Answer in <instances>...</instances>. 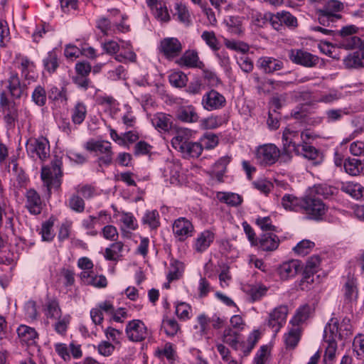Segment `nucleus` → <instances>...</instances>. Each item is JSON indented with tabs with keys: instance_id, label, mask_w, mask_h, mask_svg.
<instances>
[{
	"instance_id": "1",
	"label": "nucleus",
	"mask_w": 364,
	"mask_h": 364,
	"mask_svg": "<svg viewBox=\"0 0 364 364\" xmlns=\"http://www.w3.org/2000/svg\"><path fill=\"white\" fill-rule=\"evenodd\" d=\"M191 136V132L189 129H180L171 139V144L185 158H198L201 155L203 147L200 142L190 141Z\"/></svg>"
},
{
	"instance_id": "2",
	"label": "nucleus",
	"mask_w": 364,
	"mask_h": 364,
	"mask_svg": "<svg viewBox=\"0 0 364 364\" xmlns=\"http://www.w3.org/2000/svg\"><path fill=\"white\" fill-rule=\"evenodd\" d=\"M344 9L343 4L338 0H327L323 8L317 9L316 14L320 24L328 26L331 23H334L341 18L338 13Z\"/></svg>"
},
{
	"instance_id": "3",
	"label": "nucleus",
	"mask_w": 364,
	"mask_h": 364,
	"mask_svg": "<svg viewBox=\"0 0 364 364\" xmlns=\"http://www.w3.org/2000/svg\"><path fill=\"white\" fill-rule=\"evenodd\" d=\"M302 211L306 215L307 218L314 220H321L325 216L328 207L318 197L307 192L304 196Z\"/></svg>"
},
{
	"instance_id": "4",
	"label": "nucleus",
	"mask_w": 364,
	"mask_h": 364,
	"mask_svg": "<svg viewBox=\"0 0 364 364\" xmlns=\"http://www.w3.org/2000/svg\"><path fill=\"white\" fill-rule=\"evenodd\" d=\"M255 157L258 164L269 166L274 164L279 159L282 162V151L274 144H264L256 148Z\"/></svg>"
},
{
	"instance_id": "5",
	"label": "nucleus",
	"mask_w": 364,
	"mask_h": 364,
	"mask_svg": "<svg viewBox=\"0 0 364 364\" xmlns=\"http://www.w3.org/2000/svg\"><path fill=\"white\" fill-rule=\"evenodd\" d=\"M61 165V161L56 159L51 162L50 166L42 167L41 179L48 191H50L53 188H58L60 186Z\"/></svg>"
},
{
	"instance_id": "6",
	"label": "nucleus",
	"mask_w": 364,
	"mask_h": 364,
	"mask_svg": "<svg viewBox=\"0 0 364 364\" xmlns=\"http://www.w3.org/2000/svg\"><path fill=\"white\" fill-rule=\"evenodd\" d=\"M26 151L34 160L45 161L50 156L49 141L43 136L31 138L26 143Z\"/></svg>"
},
{
	"instance_id": "7",
	"label": "nucleus",
	"mask_w": 364,
	"mask_h": 364,
	"mask_svg": "<svg viewBox=\"0 0 364 364\" xmlns=\"http://www.w3.org/2000/svg\"><path fill=\"white\" fill-rule=\"evenodd\" d=\"M85 147L90 151H95L102 156L98 159L100 166H109L112 163L113 152L111 143L107 141L90 140L86 142Z\"/></svg>"
},
{
	"instance_id": "8",
	"label": "nucleus",
	"mask_w": 364,
	"mask_h": 364,
	"mask_svg": "<svg viewBox=\"0 0 364 364\" xmlns=\"http://www.w3.org/2000/svg\"><path fill=\"white\" fill-rule=\"evenodd\" d=\"M299 136L296 131L292 130L287 127L282 134V160L284 163L288 162L291 159V152H299L300 145L296 144L294 139Z\"/></svg>"
},
{
	"instance_id": "9",
	"label": "nucleus",
	"mask_w": 364,
	"mask_h": 364,
	"mask_svg": "<svg viewBox=\"0 0 364 364\" xmlns=\"http://www.w3.org/2000/svg\"><path fill=\"white\" fill-rule=\"evenodd\" d=\"M288 313L289 309L287 305L278 306L269 312L267 320V325L275 333H277L285 324Z\"/></svg>"
},
{
	"instance_id": "10",
	"label": "nucleus",
	"mask_w": 364,
	"mask_h": 364,
	"mask_svg": "<svg viewBox=\"0 0 364 364\" xmlns=\"http://www.w3.org/2000/svg\"><path fill=\"white\" fill-rule=\"evenodd\" d=\"M125 332L129 340L133 342H141L149 336L146 326L142 321L138 319L128 322Z\"/></svg>"
},
{
	"instance_id": "11",
	"label": "nucleus",
	"mask_w": 364,
	"mask_h": 364,
	"mask_svg": "<svg viewBox=\"0 0 364 364\" xmlns=\"http://www.w3.org/2000/svg\"><path fill=\"white\" fill-rule=\"evenodd\" d=\"M201 105L207 111H214L223 108L226 105L225 97L215 90H210L202 97Z\"/></svg>"
},
{
	"instance_id": "12",
	"label": "nucleus",
	"mask_w": 364,
	"mask_h": 364,
	"mask_svg": "<svg viewBox=\"0 0 364 364\" xmlns=\"http://www.w3.org/2000/svg\"><path fill=\"white\" fill-rule=\"evenodd\" d=\"M290 60L297 65L312 68L318 63V56L301 49H292L289 52Z\"/></svg>"
},
{
	"instance_id": "13",
	"label": "nucleus",
	"mask_w": 364,
	"mask_h": 364,
	"mask_svg": "<svg viewBox=\"0 0 364 364\" xmlns=\"http://www.w3.org/2000/svg\"><path fill=\"white\" fill-rule=\"evenodd\" d=\"M172 228L174 236L180 241H184L186 238L191 237L194 231L192 223L183 217L176 219Z\"/></svg>"
},
{
	"instance_id": "14",
	"label": "nucleus",
	"mask_w": 364,
	"mask_h": 364,
	"mask_svg": "<svg viewBox=\"0 0 364 364\" xmlns=\"http://www.w3.org/2000/svg\"><path fill=\"white\" fill-rule=\"evenodd\" d=\"M160 50L166 58L172 59L180 55L182 45L176 38H166L161 41Z\"/></svg>"
},
{
	"instance_id": "15",
	"label": "nucleus",
	"mask_w": 364,
	"mask_h": 364,
	"mask_svg": "<svg viewBox=\"0 0 364 364\" xmlns=\"http://www.w3.org/2000/svg\"><path fill=\"white\" fill-rule=\"evenodd\" d=\"M257 65L260 70L267 74L281 70L284 68L282 61L267 56L259 58L257 62Z\"/></svg>"
},
{
	"instance_id": "16",
	"label": "nucleus",
	"mask_w": 364,
	"mask_h": 364,
	"mask_svg": "<svg viewBox=\"0 0 364 364\" xmlns=\"http://www.w3.org/2000/svg\"><path fill=\"white\" fill-rule=\"evenodd\" d=\"M1 83L6 84V88L14 98L18 99L23 93L25 85H21L18 74L16 73H11L9 78L6 81H2Z\"/></svg>"
},
{
	"instance_id": "17",
	"label": "nucleus",
	"mask_w": 364,
	"mask_h": 364,
	"mask_svg": "<svg viewBox=\"0 0 364 364\" xmlns=\"http://www.w3.org/2000/svg\"><path fill=\"white\" fill-rule=\"evenodd\" d=\"M176 62L181 67L190 68H202L204 66L203 62L199 60L198 53L191 50H186Z\"/></svg>"
},
{
	"instance_id": "18",
	"label": "nucleus",
	"mask_w": 364,
	"mask_h": 364,
	"mask_svg": "<svg viewBox=\"0 0 364 364\" xmlns=\"http://www.w3.org/2000/svg\"><path fill=\"white\" fill-rule=\"evenodd\" d=\"M26 207L29 213L38 215L42 210V201L39 194L33 189L27 191L26 194Z\"/></svg>"
},
{
	"instance_id": "19",
	"label": "nucleus",
	"mask_w": 364,
	"mask_h": 364,
	"mask_svg": "<svg viewBox=\"0 0 364 364\" xmlns=\"http://www.w3.org/2000/svg\"><path fill=\"white\" fill-rule=\"evenodd\" d=\"M341 190L356 200L364 199V187L353 181L341 183Z\"/></svg>"
},
{
	"instance_id": "20",
	"label": "nucleus",
	"mask_w": 364,
	"mask_h": 364,
	"mask_svg": "<svg viewBox=\"0 0 364 364\" xmlns=\"http://www.w3.org/2000/svg\"><path fill=\"white\" fill-rule=\"evenodd\" d=\"M176 117L180 121L186 123H195L199 119V115L196 109L193 105L179 107L177 110Z\"/></svg>"
},
{
	"instance_id": "21",
	"label": "nucleus",
	"mask_w": 364,
	"mask_h": 364,
	"mask_svg": "<svg viewBox=\"0 0 364 364\" xmlns=\"http://www.w3.org/2000/svg\"><path fill=\"white\" fill-rule=\"evenodd\" d=\"M300 269V263L298 260H291L282 264L278 272L282 279H288L295 277Z\"/></svg>"
},
{
	"instance_id": "22",
	"label": "nucleus",
	"mask_w": 364,
	"mask_h": 364,
	"mask_svg": "<svg viewBox=\"0 0 364 364\" xmlns=\"http://www.w3.org/2000/svg\"><path fill=\"white\" fill-rule=\"evenodd\" d=\"M301 151L298 154H301L308 160L311 161L314 165H318L323 161L322 154L314 146L304 143L300 145Z\"/></svg>"
},
{
	"instance_id": "23",
	"label": "nucleus",
	"mask_w": 364,
	"mask_h": 364,
	"mask_svg": "<svg viewBox=\"0 0 364 364\" xmlns=\"http://www.w3.org/2000/svg\"><path fill=\"white\" fill-rule=\"evenodd\" d=\"M215 239V235L210 230H204L200 232L196 240L195 250L198 252L206 250Z\"/></svg>"
},
{
	"instance_id": "24",
	"label": "nucleus",
	"mask_w": 364,
	"mask_h": 364,
	"mask_svg": "<svg viewBox=\"0 0 364 364\" xmlns=\"http://www.w3.org/2000/svg\"><path fill=\"white\" fill-rule=\"evenodd\" d=\"M304 197L297 198L292 194H285L282 198V205L287 210L298 212L302 210Z\"/></svg>"
},
{
	"instance_id": "25",
	"label": "nucleus",
	"mask_w": 364,
	"mask_h": 364,
	"mask_svg": "<svg viewBox=\"0 0 364 364\" xmlns=\"http://www.w3.org/2000/svg\"><path fill=\"white\" fill-rule=\"evenodd\" d=\"M345 171L350 176H358L364 171V161L355 158H348L343 164Z\"/></svg>"
},
{
	"instance_id": "26",
	"label": "nucleus",
	"mask_w": 364,
	"mask_h": 364,
	"mask_svg": "<svg viewBox=\"0 0 364 364\" xmlns=\"http://www.w3.org/2000/svg\"><path fill=\"white\" fill-rule=\"evenodd\" d=\"M17 333L21 341L28 345L33 343L38 337L35 328L26 325H21L17 329Z\"/></svg>"
},
{
	"instance_id": "27",
	"label": "nucleus",
	"mask_w": 364,
	"mask_h": 364,
	"mask_svg": "<svg viewBox=\"0 0 364 364\" xmlns=\"http://www.w3.org/2000/svg\"><path fill=\"white\" fill-rule=\"evenodd\" d=\"M48 99L63 105L68 104V96L65 87H52L48 92Z\"/></svg>"
},
{
	"instance_id": "28",
	"label": "nucleus",
	"mask_w": 364,
	"mask_h": 364,
	"mask_svg": "<svg viewBox=\"0 0 364 364\" xmlns=\"http://www.w3.org/2000/svg\"><path fill=\"white\" fill-rule=\"evenodd\" d=\"M343 63L348 68H363L364 53L359 50L350 53L344 58Z\"/></svg>"
},
{
	"instance_id": "29",
	"label": "nucleus",
	"mask_w": 364,
	"mask_h": 364,
	"mask_svg": "<svg viewBox=\"0 0 364 364\" xmlns=\"http://www.w3.org/2000/svg\"><path fill=\"white\" fill-rule=\"evenodd\" d=\"M278 237L273 233H264L259 241L260 248L264 251H273L279 246Z\"/></svg>"
},
{
	"instance_id": "30",
	"label": "nucleus",
	"mask_w": 364,
	"mask_h": 364,
	"mask_svg": "<svg viewBox=\"0 0 364 364\" xmlns=\"http://www.w3.org/2000/svg\"><path fill=\"white\" fill-rule=\"evenodd\" d=\"M301 338V330L297 326L292 328L284 335V341L287 349H294Z\"/></svg>"
},
{
	"instance_id": "31",
	"label": "nucleus",
	"mask_w": 364,
	"mask_h": 364,
	"mask_svg": "<svg viewBox=\"0 0 364 364\" xmlns=\"http://www.w3.org/2000/svg\"><path fill=\"white\" fill-rule=\"evenodd\" d=\"M338 189L332 186L322 183L314 185L312 188H309L308 192L312 193L315 196H323V198H328L336 194Z\"/></svg>"
},
{
	"instance_id": "32",
	"label": "nucleus",
	"mask_w": 364,
	"mask_h": 364,
	"mask_svg": "<svg viewBox=\"0 0 364 364\" xmlns=\"http://www.w3.org/2000/svg\"><path fill=\"white\" fill-rule=\"evenodd\" d=\"M87 115V107L83 102H77L71 109V120L74 124H81Z\"/></svg>"
},
{
	"instance_id": "33",
	"label": "nucleus",
	"mask_w": 364,
	"mask_h": 364,
	"mask_svg": "<svg viewBox=\"0 0 364 364\" xmlns=\"http://www.w3.org/2000/svg\"><path fill=\"white\" fill-rule=\"evenodd\" d=\"M312 312V309L309 304H304L299 306L290 321V323L294 326H299L300 323L306 321L310 316Z\"/></svg>"
},
{
	"instance_id": "34",
	"label": "nucleus",
	"mask_w": 364,
	"mask_h": 364,
	"mask_svg": "<svg viewBox=\"0 0 364 364\" xmlns=\"http://www.w3.org/2000/svg\"><path fill=\"white\" fill-rule=\"evenodd\" d=\"M320 263L321 258L318 255H314L307 260L305 267V276L303 278L302 282L310 283L313 282L310 274H314L317 271Z\"/></svg>"
},
{
	"instance_id": "35",
	"label": "nucleus",
	"mask_w": 364,
	"mask_h": 364,
	"mask_svg": "<svg viewBox=\"0 0 364 364\" xmlns=\"http://www.w3.org/2000/svg\"><path fill=\"white\" fill-rule=\"evenodd\" d=\"M161 330L168 337H173L180 331V326L175 318L166 317L162 320Z\"/></svg>"
},
{
	"instance_id": "36",
	"label": "nucleus",
	"mask_w": 364,
	"mask_h": 364,
	"mask_svg": "<svg viewBox=\"0 0 364 364\" xmlns=\"http://www.w3.org/2000/svg\"><path fill=\"white\" fill-rule=\"evenodd\" d=\"M124 249V244L122 242H116L112 243L109 247L105 250V257L109 261L118 260L122 257V251Z\"/></svg>"
},
{
	"instance_id": "37",
	"label": "nucleus",
	"mask_w": 364,
	"mask_h": 364,
	"mask_svg": "<svg viewBox=\"0 0 364 364\" xmlns=\"http://www.w3.org/2000/svg\"><path fill=\"white\" fill-rule=\"evenodd\" d=\"M66 205L77 213H82L85 208V201L78 193L72 194L66 202Z\"/></svg>"
},
{
	"instance_id": "38",
	"label": "nucleus",
	"mask_w": 364,
	"mask_h": 364,
	"mask_svg": "<svg viewBox=\"0 0 364 364\" xmlns=\"http://www.w3.org/2000/svg\"><path fill=\"white\" fill-rule=\"evenodd\" d=\"M153 126L159 130L168 131L171 126L168 116L164 113H157L151 119Z\"/></svg>"
},
{
	"instance_id": "39",
	"label": "nucleus",
	"mask_w": 364,
	"mask_h": 364,
	"mask_svg": "<svg viewBox=\"0 0 364 364\" xmlns=\"http://www.w3.org/2000/svg\"><path fill=\"white\" fill-rule=\"evenodd\" d=\"M342 328L339 327V322L337 318H331L326 326L324 333L326 335L329 333L331 339L329 341H335L336 338H341L342 336Z\"/></svg>"
},
{
	"instance_id": "40",
	"label": "nucleus",
	"mask_w": 364,
	"mask_h": 364,
	"mask_svg": "<svg viewBox=\"0 0 364 364\" xmlns=\"http://www.w3.org/2000/svg\"><path fill=\"white\" fill-rule=\"evenodd\" d=\"M218 199L231 206H237L241 204L242 197L234 193L219 192L217 194Z\"/></svg>"
},
{
	"instance_id": "41",
	"label": "nucleus",
	"mask_w": 364,
	"mask_h": 364,
	"mask_svg": "<svg viewBox=\"0 0 364 364\" xmlns=\"http://www.w3.org/2000/svg\"><path fill=\"white\" fill-rule=\"evenodd\" d=\"M240 339V333L232 328H227L223 334V341L236 348Z\"/></svg>"
},
{
	"instance_id": "42",
	"label": "nucleus",
	"mask_w": 364,
	"mask_h": 364,
	"mask_svg": "<svg viewBox=\"0 0 364 364\" xmlns=\"http://www.w3.org/2000/svg\"><path fill=\"white\" fill-rule=\"evenodd\" d=\"M45 69L49 73H53L58 67V56L55 50L48 52L47 56L43 59Z\"/></svg>"
},
{
	"instance_id": "43",
	"label": "nucleus",
	"mask_w": 364,
	"mask_h": 364,
	"mask_svg": "<svg viewBox=\"0 0 364 364\" xmlns=\"http://www.w3.org/2000/svg\"><path fill=\"white\" fill-rule=\"evenodd\" d=\"M183 264L179 261H174L171 264L170 270L167 275L168 282L178 279L183 272Z\"/></svg>"
},
{
	"instance_id": "44",
	"label": "nucleus",
	"mask_w": 364,
	"mask_h": 364,
	"mask_svg": "<svg viewBox=\"0 0 364 364\" xmlns=\"http://www.w3.org/2000/svg\"><path fill=\"white\" fill-rule=\"evenodd\" d=\"M168 79L171 85L176 87H183L186 86L188 81L187 76L181 71L172 73L169 75Z\"/></svg>"
},
{
	"instance_id": "45",
	"label": "nucleus",
	"mask_w": 364,
	"mask_h": 364,
	"mask_svg": "<svg viewBox=\"0 0 364 364\" xmlns=\"http://www.w3.org/2000/svg\"><path fill=\"white\" fill-rule=\"evenodd\" d=\"M176 14L178 19L186 25H189L191 22L189 11L186 5L182 4H177L176 5Z\"/></svg>"
},
{
	"instance_id": "46",
	"label": "nucleus",
	"mask_w": 364,
	"mask_h": 364,
	"mask_svg": "<svg viewBox=\"0 0 364 364\" xmlns=\"http://www.w3.org/2000/svg\"><path fill=\"white\" fill-rule=\"evenodd\" d=\"M314 247V242L309 240H303L293 248V250L298 255L305 256L310 252Z\"/></svg>"
},
{
	"instance_id": "47",
	"label": "nucleus",
	"mask_w": 364,
	"mask_h": 364,
	"mask_svg": "<svg viewBox=\"0 0 364 364\" xmlns=\"http://www.w3.org/2000/svg\"><path fill=\"white\" fill-rule=\"evenodd\" d=\"M201 38L212 50L215 51L219 50L220 43L213 31H203Z\"/></svg>"
},
{
	"instance_id": "48",
	"label": "nucleus",
	"mask_w": 364,
	"mask_h": 364,
	"mask_svg": "<svg viewBox=\"0 0 364 364\" xmlns=\"http://www.w3.org/2000/svg\"><path fill=\"white\" fill-rule=\"evenodd\" d=\"M267 287L260 284L252 285L248 289L249 295L253 301L259 300L267 294Z\"/></svg>"
},
{
	"instance_id": "49",
	"label": "nucleus",
	"mask_w": 364,
	"mask_h": 364,
	"mask_svg": "<svg viewBox=\"0 0 364 364\" xmlns=\"http://www.w3.org/2000/svg\"><path fill=\"white\" fill-rule=\"evenodd\" d=\"M31 97L36 105L44 106L46 102V92L43 87L38 85L34 89Z\"/></svg>"
},
{
	"instance_id": "50",
	"label": "nucleus",
	"mask_w": 364,
	"mask_h": 364,
	"mask_svg": "<svg viewBox=\"0 0 364 364\" xmlns=\"http://www.w3.org/2000/svg\"><path fill=\"white\" fill-rule=\"evenodd\" d=\"M53 221L48 220L42 224L40 234L41 235L42 240L43 241L50 242L51 241L55 234L53 231Z\"/></svg>"
},
{
	"instance_id": "51",
	"label": "nucleus",
	"mask_w": 364,
	"mask_h": 364,
	"mask_svg": "<svg viewBox=\"0 0 364 364\" xmlns=\"http://www.w3.org/2000/svg\"><path fill=\"white\" fill-rule=\"evenodd\" d=\"M46 316L51 318H60L61 310L56 300H50L46 305Z\"/></svg>"
},
{
	"instance_id": "52",
	"label": "nucleus",
	"mask_w": 364,
	"mask_h": 364,
	"mask_svg": "<svg viewBox=\"0 0 364 364\" xmlns=\"http://www.w3.org/2000/svg\"><path fill=\"white\" fill-rule=\"evenodd\" d=\"M144 224L148 225L151 228H156L159 225V213L156 210L147 211L143 218Z\"/></svg>"
},
{
	"instance_id": "53",
	"label": "nucleus",
	"mask_w": 364,
	"mask_h": 364,
	"mask_svg": "<svg viewBox=\"0 0 364 364\" xmlns=\"http://www.w3.org/2000/svg\"><path fill=\"white\" fill-rule=\"evenodd\" d=\"M344 296L346 300L352 301L358 296L357 287L353 280H348L344 285Z\"/></svg>"
},
{
	"instance_id": "54",
	"label": "nucleus",
	"mask_w": 364,
	"mask_h": 364,
	"mask_svg": "<svg viewBox=\"0 0 364 364\" xmlns=\"http://www.w3.org/2000/svg\"><path fill=\"white\" fill-rule=\"evenodd\" d=\"M336 350L337 343L336 341H328V344L323 355V362L326 364L331 363L336 358Z\"/></svg>"
},
{
	"instance_id": "55",
	"label": "nucleus",
	"mask_w": 364,
	"mask_h": 364,
	"mask_svg": "<svg viewBox=\"0 0 364 364\" xmlns=\"http://www.w3.org/2000/svg\"><path fill=\"white\" fill-rule=\"evenodd\" d=\"M98 220L97 217L90 215L82 221V226L87 232V233L91 236H96L97 231L95 229L96 222Z\"/></svg>"
},
{
	"instance_id": "56",
	"label": "nucleus",
	"mask_w": 364,
	"mask_h": 364,
	"mask_svg": "<svg viewBox=\"0 0 364 364\" xmlns=\"http://www.w3.org/2000/svg\"><path fill=\"white\" fill-rule=\"evenodd\" d=\"M201 144L207 149L215 148L218 144V137L212 133L204 134L200 138Z\"/></svg>"
},
{
	"instance_id": "57",
	"label": "nucleus",
	"mask_w": 364,
	"mask_h": 364,
	"mask_svg": "<svg viewBox=\"0 0 364 364\" xmlns=\"http://www.w3.org/2000/svg\"><path fill=\"white\" fill-rule=\"evenodd\" d=\"M191 311V306L185 302H181L176 306V314L182 320L188 319Z\"/></svg>"
},
{
	"instance_id": "58",
	"label": "nucleus",
	"mask_w": 364,
	"mask_h": 364,
	"mask_svg": "<svg viewBox=\"0 0 364 364\" xmlns=\"http://www.w3.org/2000/svg\"><path fill=\"white\" fill-rule=\"evenodd\" d=\"M121 222L124 227L129 230H136L137 228V223L135 218L130 213H122L120 218Z\"/></svg>"
},
{
	"instance_id": "59",
	"label": "nucleus",
	"mask_w": 364,
	"mask_h": 364,
	"mask_svg": "<svg viewBox=\"0 0 364 364\" xmlns=\"http://www.w3.org/2000/svg\"><path fill=\"white\" fill-rule=\"evenodd\" d=\"M282 26L285 25L289 28H296L298 26L296 18L290 12L286 11H281Z\"/></svg>"
},
{
	"instance_id": "60",
	"label": "nucleus",
	"mask_w": 364,
	"mask_h": 364,
	"mask_svg": "<svg viewBox=\"0 0 364 364\" xmlns=\"http://www.w3.org/2000/svg\"><path fill=\"white\" fill-rule=\"evenodd\" d=\"M220 125V119L218 117L216 116H210L200 121V127L203 129H213L218 127Z\"/></svg>"
},
{
	"instance_id": "61",
	"label": "nucleus",
	"mask_w": 364,
	"mask_h": 364,
	"mask_svg": "<svg viewBox=\"0 0 364 364\" xmlns=\"http://www.w3.org/2000/svg\"><path fill=\"white\" fill-rule=\"evenodd\" d=\"M102 233L104 238L110 241L117 240L119 236L117 228L112 225H105L102 230Z\"/></svg>"
},
{
	"instance_id": "62",
	"label": "nucleus",
	"mask_w": 364,
	"mask_h": 364,
	"mask_svg": "<svg viewBox=\"0 0 364 364\" xmlns=\"http://www.w3.org/2000/svg\"><path fill=\"white\" fill-rule=\"evenodd\" d=\"M341 97V93L337 91H331L328 93L322 94L317 100L318 102L331 104L338 100Z\"/></svg>"
},
{
	"instance_id": "63",
	"label": "nucleus",
	"mask_w": 364,
	"mask_h": 364,
	"mask_svg": "<svg viewBox=\"0 0 364 364\" xmlns=\"http://www.w3.org/2000/svg\"><path fill=\"white\" fill-rule=\"evenodd\" d=\"M154 16L159 21L166 22L169 21L170 16L166 6H163L161 3L154 7Z\"/></svg>"
},
{
	"instance_id": "64",
	"label": "nucleus",
	"mask_w": 364,
	"mask_h": 364,
	"mask_svg": "<svg viewBox=\"0 0 364 364\" xmlns=\"http://www.w3.org/2000/svg\"><path fill=\"white\" fill-rule=\"evenodd\" d=\"M353 350L358 357L364 355V335L359 334L353 340Z\"/></svg>"
}]
</instances>
